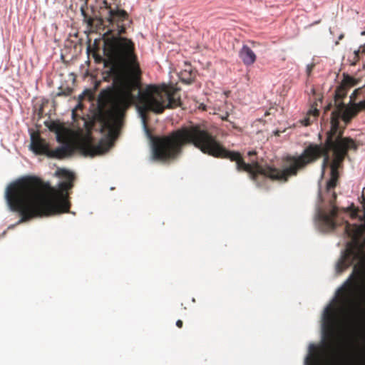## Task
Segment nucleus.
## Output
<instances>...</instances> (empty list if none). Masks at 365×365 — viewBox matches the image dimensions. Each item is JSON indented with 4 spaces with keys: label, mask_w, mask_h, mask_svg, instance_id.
Instances as JSON below:
<instances>
[{
    "label": "nucleus",
    "mask_w": 365,
    "mask_h": 365,
    "mask_svg": "<svg viewBox=\"0 0 365 365\" xmlns=\"http://www.w3.org/2000/svg\"><path fill=\"white\" fill-rule=\"evenodd\" d=\"M330 106H331V105L327 106V108H326V110H328V109H329Z\"/></svg>",
    "instance_id": "nucleus-24"
},
{
    "label": "nucleus",
    "mask_w": 365,
    "mask_h": 365,
    "mask_svg": "<svg viewBox=\"0 0 365 365\" xmlns=\"http://www.w3.org/2000/svg\"><path fill=\"white\" fill-rule=\"evenodd\" d=\"M359 90H355L354 92L353 93L352 96H351V101H353V96H354L355 94H356V93L358 92Z\"/></svg>",
    "instance_id": "nucleus-21"
},
{
    "label": "nucleus",
    "mask_w": 365,
    "mask_h": 365,
    "mask_svg": "<svg viewBox=\"0 0 365 365\" xmlns=\"http://www.w3.org/2000/svg\"><path fill=\"white\" fill-rule=\"evenodd\" d=\"M358 83V80L354 78V77L348 75L344 74V78L341 82V86L344 87L346 89L353 87Z\"/></svg>",
    "instance_id": "nucleus-14"
},
{
    "label": "nucleus",
    "mask_w": 365,
    "mask_h": 365,
    "mask_svg": "<svg viewBox=\"0 0 365 365\" xmlns=\"http://www.w3.org/2000/svg\"><path fill=\"white\" fill-rule=\"evenodd\" d=\"M358 212H359V209H354L353 213L351 214L352 217H356Z\"/></svg>",
    "instance_id": "nucleus-20"
},
{
    "label": "nucleus",
    "mask_w": 365,
    "mask_h": 365,
    "mask_svg": "<svg viewBox=\"0 0 365 365\" xmlns=\"http://www.w3.org/2000/svg\"><path fill=\"white\" fill-rule=\"evenodd\" d=\"M72 153V148L70 145H62L61 147L57 148L53 150H51L49 152L48 157L56 158H63L66 156L69 155Z\"/></svg>",
    "instance_id": "nucleus-10"
},
{
    "label": "nucleus",
    "mask_w": 365,
    "mask_h": 365,
    "mask_svg": "<svg viewBox=\"0 0 365 365\" xmlns=\"http://www.w3.org/2000/svg\"><path fill=\"white\" fill-rule=\"evenodd\" d=\"M342 108L333 113L331 127L327 133L324 144H309L299 155H287L283 158L280 168L273 165H261L255 160L245 163L242 154L238 151L226 149L217 139L200 125L182 128V148L185 145H193L203 153L217 158L228 159L235 162L238 172H246L251 180L257 182L259 175L279 182H287L291 177L297 175L299 171L308 165L323 157L322 168L329 165L331 168V178L327 182V192H331L329 200L331 207L329 212L319 211L318 214L320 229L323 232H330L336 227L335 221L338 207L335 205L336 195L333 190L337 185L339 178V169L342 166L349 150L356 151L358 145L351 138L343 137L344 130L339 127V118Z\"/></svg>",
    "instance_id": "nucleus-2"
},
{
    "label": "nucleus",
    "mask_w": 365,
    "mask_h": 365,
    "mask_svg": "<svg viewBox=\"0 0 365 365\" xmlns=\"http://www.w3.org/2000/svg\"><path fill=\"white\" fill-rule=\"evenodd\" d=\"M59 175L65 180L58 189L36 176L24 177L7 187L5 197L9 209L20 216L18 224L69 212L68 190L73 187L75 176L66 170H61Z\"/></svg>",
    "instance_id": "nucleus-3"
},
{
    "label": "nucleus",
    "mask_w": 365,
    "mask_h": 365,
    "mask_svg": "<svg viewBox=\"0 0 365 365\" xmlns=\"http://www.w3.org/2000/svg\"><path fill=\"white\" fill-rule=\"evenodd\" d=\"M364 226L355 225L353 229H351V225L346 222L344 230L346 233L353 239H356L362 232Z\"/></svg>",
    "instance_id": "nucleus-12"
},
{
    "label": "nucleus",
    "mask_w": 365,
    "mask_h": 365,
    "mask_svg": "<svg viewBox=\"0 0 365 365\" xmlns=\"http://www.w3.org/2000/svg\"><path fill=\"white\" fill-rule=\"evenodd\" d=\"M195 77V73L191 69L189 71L185 69L180 73L181 80L187 83H192L194 81Z\"/></svg>",
    "instance_id": "nucleus-15"
},
{
    "label": "nucleus",
    "mask_w": 365,
    "mask_h": 365,
    "mask_svg": "<svg viewBox=\"0 0 365 365\" xmlns=\"http://www.w3.org/2000/svg\"><path fill=\"white\" fill-rule=\"evenodd\" d=\"M339 299L341 307L337 308L333 305L328 306L323 314V330L327 341L324 349L327 354L334 355L338 351V338L341 321L340 314H344L353 319L354 314L359 310V306L345 288L340 290Z\"/></svg>",
    "instance_id": "nucleus-4"
},
{
    "label": "nucleus",
    "mask_w": 365,
    "mask_h": 365,
    "mask_svg": "<svg viewBox=\"0 0 365 365\" xmlns=\"http://www.w3.org/2000/svg\"><path fill=\"white\" fill-rule=\"evenodd\" d=\"M101 8L107 11L105 19L91 17L83 8L81 10L83 21L91 27L108 24L103 37V53L107 59L98 55L94 57L96 61H104L105 66L110 67L108 74L113 79V86L100 92L95 118L101 124V131L106 132L111 141L118 138L126 110L137 100L144 121L148 111L160 114L166 108L180 106L181 101L176 90L165 86L149 85L143 91L139 90L142 71L135 53V44L131 39L121 36L131 24L128 14L119 8L116 0H103Z\"/></svg>",
    "instance_id": "nucleus-1"
},
{
    "label": "nucleus",
    "mask_w": 365,
    "mask_h": 365,
    "mask_svg": "<svg viewBox=\"0 0 365 365\" xmlns=\"http://www.w3.org/2000/svg\"><path fill=\"white\" fill-rule=\"evenodd\" d=\"M239 57L247 66L253 65L257 60L256 54L247 45L242 46L239 51Z\"/></svg>",
    "instance_id": "nucleus-9"
},
{
    "label": "nucleus",
    "mask_w": 365,
    "mask_h": 365,
    "mask_svg": "<svg viewBox=\"0 0 365 365\" xmlns=\"http://www.w3.org/2000/svg\"><path fill=\"white\" fill-rule=\"evenodd\" d=\"M346 95V89L340 85L335 91V109L331 112V120L332 119L333 113L341 108H342V110L341 114L339 118V120L341 118L346 123H349L359 111L365 110V99L358 103H353L351 107H346L343 102H340ZM330 123H331V121Z\"/></svg>",
    "instance_id": "nucleus-5"
},
{
    "label": "nucleus",
    "mask_w": 365,
    "mask_h": 365,
    "mask_svg": "<svg viewBox=\"0 0 365 365\" xmlns=\"http://www.w3.org/2000/svg\"><path fill=\"white\" fill-rule=\"evenodd\" d=\"M314 67V64L312 63V64H308L307 66V75L308 76H310L313 68Z\"/></svg>",
    "instance_id": "nucleus-17"
},
{
    "label": "nucleus",
    "mask_w": 365,
    "mask_h": 365,
    "mask_svg": "<svg viewBox=\"0 0 365 365\" xmlns=\"http://www.w3.org/2000/svg\"><path fill=\"white\" fill-rule=\"evenodd\" d=\"M59 90L60 91L56 94L57 96H69L73 92V89L70 88H66L65 89L60 88Z\"/></svg>",
    "instance_id": "nucleus-16"
},
{
    "label": "nucleus",
    "mask_w": 365,
    "mask_h": 365,
    "mask_svg": "<svg viewBox=\"0 0 365 365\" xmlns=\"http://www.w3.org/2000/svg\"><path fill=\"white\" fill-rule=\"evenodd\" d=\"M319 111L317 109L310 110L307 116L304 118L301 123L304 126H308L311 125V123L316 119V118L319 115Z\"/></svg>",
    "instance_id": "nucleus-13"
},
{
    "label": "nucleus",
    "mask_w": 365,
    "mask_h": 365,
    "mask_svg": "<svg viewBox=\"0 0 365 365\" xmlns=\"http://www.w3.org/2000/svg\"><path fill=\"white\" fill-rule=\"evenodd\" d=\"M365 259V252L362 246L348 243L341 258L336 266L337 273L340 274L352 264H354V272L358 264Z\"/></svg>",
    "instance_id": "nucleus-6"
},
{
    "label": "nucleus",
    "mask_w": 365,
    "mask_h": 365,
    "mask_svg": "<svg viewBox=\"0 0 365 365\" xmlns=\"http://www.w3.org/2000/svg\"><path fill=\"white\" fill-rule=\"evenodd\" d=\"M110 144V142H106V143L100 142L99 144L95 145L90 142H85L81 145V150L86 155L94 156L108 150Z\"/></svg>",
    "instance_id": "nucleus-8"
},
{
    "label": "nucleus",
    "mask_w": 365,
    "mask_h": 365,
    "mask_svg": "<svg viewBox=\"0 0 365 365\" xmlns=\"http://www.w3.org/2000/svg\"><path fill=\"white\" fill-rule=\"evenodd\" d=\"M81 107V104H78V105L77 106V107H76V109H77V108H80Z\"/></svg>",
    "instance_id": "nucleus-23"
},
{
    "label": "nucleus",
    "mask_w": 365,
    "mask_h": 365,
    "mask_svg": "<svg viewBox=\"0 0 365 365\" xmlns=\"http://www.w3.org/2000/svg\"><path fill=\"white\" fill-rule=\"evenodd\" d=\"M182 321L180 320V319H178L177 322H176V326L178 327V328H182Z\"/></svg>",
    "instance_id": "nucleus-18"
},
{
    "label": "nucleus",
    "mask_w": 365,
    "mask_h": 365,
    "mask_svg": "<svg viewBox=\"0 0 365 365\" xmlns=\"http://www.w3.org/2000/svg\"><path fill=\"white\" fill-rule=\"evenodd\" d=\"M362 220L364 221V225H365V207H364V215H363V219H362Z\"/></svg>",
    "instance_id": "nucleus-22"
},
{
    "label": "nucleus",
    "mask_w": 365,
    "mask_h": 365,
    "mask_svg": "<svg viewBox=\"0 0 365 365\" xmlns=\"http://www.w3.org/2000/svg\"><path fill=\"white\" fill-rule=\"evenodd\" d=\"M363 201H364V205H365V198L363 197Z\"/></svg>",
    "instance_id": "nucleus-25"
},
{
    "label": "nucleus",
    "mask_w": 365,
    "mask_h": 365,
    "mask_svg": "<svg viewBox=\"0 0 365 365\" xmlns=\"http://www.w3.org/2000/svg\"><path fill=\"white\" fill-rule=\"evenodd\" d=\"M256 155H257V153L255 150H251L247 153V155L250 157L255 156Z\"/></svg>",
    "instance_id": "nucleus-19"
},
{
    "label": "nucleus",
    "mask_w": 365,
    "mask_h": 365,
    "mask_svg": "<svg viewBox=\"0 0 365 365\" xmlns=\"http://www.w3.org/2000/svg\"><path fill=\"white\" fill-rule=\"evenodd\" d=\"M31 148L36 154L49 155L50 149L48 145L38 133L31 134Z\"/></svg>",
    "instance_id": "nucleus-7"
},
{
    "label": "nucleus",
    "mask_w": 365,
    "mask_h": 365,
    "mask_svg": "<svg viewBox=\"0 0 365 365\" xmlns=\"http://www.w3.org/2000/svg\"><path fill=\"white\" fill-rule=\"evenodd\" d=\"M309 350L311 352H313V354L307 357L305 361L306 365H317L320 356L318 349L314 344H311Z\"/></svg>",
    "instance_id": "nucleus-11"
}]
</instances>
